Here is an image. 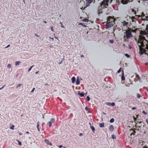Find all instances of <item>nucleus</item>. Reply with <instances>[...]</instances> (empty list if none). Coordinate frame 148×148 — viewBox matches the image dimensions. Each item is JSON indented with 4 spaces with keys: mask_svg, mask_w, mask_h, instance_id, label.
I'll return each mask as SVG.
<instances>
[{
    "mask_svg": "<svg viewBox=\"0 0 148 148\" xmlns=\"http://www.w3.org/2000/svg\"><path fill=\"white\" fill-rule=\"evenodd\" d=\"M138 45L140 48V54L146 53L145 49H148V40H146L145 37L141 35L139 36Z\"/></svg>",
    "mask_w": 148,
    "mask_h": 148,
    "instance_id": "nucleus-1",
    "label": "nucleus"
},
{
    "mask_svg": "<svg viewBox=\"0 0 148 148\" xmlns=\"http://www.w3.org/2000/svg\"><path fill=\"white\" fill-rule=\"evenodd\" d=\"M112 0H103L100 3V5L97 8V13L99 16L103 13L102 9L106 7V5L108 6V4L111 3Z\"/></svg>",
    "mask_w": 148,
    "mask_h": 148,
    "instance_id": "nucleus-2",
    "label": "nucleus"
},
{
    "mask_svg": "<svg viewBox=\"0 0 148 148\" xmlns=\"http://www.w3.org/2000/svg\"><path fill=\"white\" fill-rule=\"evenodd\" d=\"M125 35L124 36V38L127 39H128L132 37V35L131 31V28L128 27L126 30L125 32Z\"/></svg>",
    "mask_w": 148,
    "mask_h": 148,
    "instance_id": "nucleus-3",
    "label": "nucleus"
},
{
    "mask_svg": "<svg viewBox=\"0 0 148 148\" xmlns=\"http://www.w3.org/2000/svg\"><path fill=\"white\" fill-rule=\"evenodd\" d=\"M132 1L131 0H118L116 1V3L118 5L119 4L120 2H121L123 4H125L127 3L128 2Z\"/></svg>",
    "mask_w": 148,
    "mask_h": 148,
    "instance_id": "nucleus-4",
    "label": "nucleus"
},
{
    "mask_svg": "<svg viewBox=\"0 0 148 148\" xmlns=\"http://www.w3.org/2000/svg\"><path fill=\"white\" fill-rule=\"evenodd\" d=\"M93 1V3H95V0H86V7L89 6L90 4Z\"/></svg>",
    "mask_w": 148,
    "mask_h": 148,
    "instance_id": "nucleus-5",
    "label": "nucleus"
},
{
    "mask_svg": "<svg viewBox=\"0 0 148 148\" xmlns=\"http://www.w3.org/2000/svg\"><path fill=\"white\" fill-rule=\"evenodd\" d=\"M146 31H141L140 32V34L141 35H146L148 34V28L146 27Z\"/></svg>",
    "mask_w": 148,
    "mask_h": 148,
    "instance_id": "nucleus-6",
    "label": "nucleus"
},
{
    "mask_svg": "<svg viewBox=\"0 0 148 148\" xmlns=\"http://www.w3.org/2000/svg\"><path fill=\"white\" fill-rule=\"evenodd\" d=\"M114 19L111 17H109L107 19V22L108 23H111L112 22H114Z\"/></svg>",
    "mask_w": 148,
    "mask_h": 148,
    "instance_id": "nucleus-7",
    "label": "nucleus"
},
{
    "mask_svg": "<svg viewBox=\"0 0 148 148\" xmlns=\"http://www.w3.org/2000/svg\"><path fill=\"white\" fill-rule=\"evenodd\" d=\"M45 141L47 144L50 145L51 146L52 145V143H51L50 141H49V140H48L45 139Z\"/></svg>",
    "mask_w": 148,
    "mask_h": 148,
    "instance_id": "nucleus-8",
    "label": "nucleus"
},
{
    "mask_svg": "<svg viewBox=\"0 0 148 148\" xmlns=\"http://www.w3.org/2000/svg\"><path fill=\"white\" fill-rule=\"evenodd\" d=\"M130 131L131 133L130 136H132V135H134L136 133V132L134 129H131L130 130Z\"/></svg>",
    "mask_w": 148,
    "mask_h": 148,
    "instance_id": "nucleus-9",
    "label": "nucleus"
},
{
    "mask_svg": "<svg viewBox=\"0 0 148 148\" xmlns=\"http://www.w3.org/2000/svg\"><path fill=\"white\" fill-rule=\"evenodd\" d=\"M121 78L122 80H124L125 79V77L124 76V71L123 70L122 71V74Z\"/></svg>",
    "mask_w": 148,
    "mask_h": 148,
    "instance_id": "nucleus-10",
    "label": "nucleus"
},
{
    "mask_svg": "<svg viewBox=\"0 0 148 148\" xmlns=\"http://www.w3.org/2000/svg\"><path fill=\"white\" fill-rule=\"evenodd\" d=\"M122 24L123 26H126L128 24V23L126 21H124L122 22Z\"/></svg>",
    "mask_w": 148,
    "mask_h": 148,
    "instance_id": "nucleus-11",
    "label": "nucleus"
},
{
    "mask_svg": "<svg viewBox=\"0 0 148 148\" xmlns=\"http://www.w3.org/2000/svg\"><path fill=\"white\" fill-rule=\"evenodd\" d=\"M114 127L112 125H110L109 127V130L110 131H112L114 130Z\"/></svg>",
    "mask_w": 148,
    "mask_h": 148,
    "instance_id": "nucleus-12",
    "label": "nucleus"
},
{
    "mask_svg": "<svg viewBox=\"0 0 148 148\" xmlns=\"http://www.w3.org/2000/svg\"><path fill=\"white\" fill-rule=\"evenodd\" d=\"M78 94L81 97H83L84 96V94L82 92H80V91H78Z\"/></svg>",
    "mask_w": 148,
    "mask_h": 148,
    "instance_id": "nucleus-13",
    "label": "nucleus"
},
{
    "mask_svg": "<svg viewBox=\"0 0 148 148\" xmlns=\"http://www.w3.org/2000/svg\"><path fill=\"white\" fill-rule=\"evenodd\" d=\"M39 124H40L39 122L38 121L37 122V127L38 130L39 132H40V128L39 127Z\"/></svg>",
    "mask_w": 148,
    "mask_h": 148,
    "instance_id": "nucleus-14",
    "label": "nucleus"
},
{
    "mask_svg": "<svg viewBox=\"0 0 148 148\" xmlns=\"http://www.w3.org/2000/svg\"><path fill=\"white\" fill-rule=\"evenodd\" d=\"M90 127L91 128L92 132H95V129L94 127L93 126H90Z\"/></svg>",
    "mask_w": 148,
    "mask_h": 148,
    "instance_id": "nucleus-15",
    "label": "nucleus"
},
{
    "mask_svg": "<svg viewBox=\"0 0 148 148\" xmlns=\"http://www.w3.org/2000/svg\"><path fill=\"white\" fill-rule=\"evenodd\" d=\"M109 23H107V24L106 25V28H108L109 27H111V26L110 25V24H109Z\"/></svg>",
    "mask_w": 148,
    "mask_h": 148,
    "instance_id": "nucleus-16",
    "label": "nucleus"
},
{
    "mask_svg": "<svg viewBox=\"0 0 148 148\" xmlns=\"http://www.w3.org/2000/svg\"><path fill=\"white\" fill-rule=\"evenodd\" d=\"M99 126L100 127H104V123H100L99 124Z\"/></svg>",
    "mask_w": 148,
    "mask_h": 148,
    "instance_id": "nucleus-17",
    "label": "nucleus"
},
{
    "mask_svg": "<svg viewBox=\"0 0 148 148\" xmlns=\"http://www.w3.org/2000/svg\"><path fill=\"white\" fill-rule=\"evenodd\" d=\"M75 80V78L74 77H73L71 79V80L72 83H74Z\"/></svg>",
    "mask_w": 148,
    "mask_h": 148,
    "instance_id": "nucleus-18",
    "label": "nucleus"
},
{
    "mask_svg": "<svg viewBox=\"0 0 148 148\" xmlns=\"http://www.w3.org/2000/svg\"><path fill=\"white\" fill-rule=\"evenodd\" d=\"M50 121H51V123H54L55 121V119L54 118H52L51 119Z\"/></svg>",
    "mask_w": 148,
    "mask_h": 148,
    "instance_id": "nucleus-19",
    "label": "nucleus"
},
{
    "mask_svg": "<svg viewBox=\"0 0 148 148\" xmlns=\"http://www.w3.org/2000/svg\"><path fill=\"white\" fill-rule=\"evenodd\" d=\"M131 18L133 22L135 21L136 20V18L134 16L132 17Z\"/></svg>",
    "mask_w": 148,
    "mask_h": 148,
    "instance_id": "nucleus-20",
    "label": "nucleus"
},
{
    "mask_svg": "<svg viewBox=\"0 0 148 148\" xmlns=\"http://www.w3.org/2000/svg\"><path fill=\"white\" fill-rule=\"evenodd\" d=\"M20 63V62L19 61H16L15 62V65L16 66L19 65Z\"/></svg>",
    "mask_w": 148,
    "mask_h": 148,
    "instance_id": "nucleus-21",
    "label": "nucleus"
},
{
    "mask_svg": "<svg viewBox=\"0 0 148 148\" xmlns=\"http://www.w3.org/2000/svg\"><path fill=\"white\" fill-rule=\"evenodd\" d=\"M52 123L51 121H49L47 124L48 125L49 127H51L52 125Z\"/></svg>",
    "mask_w": 148,
    "mask_h": 148,
    "instance_id": "nucleus-22",
    "label": "nucleus"
},
{
    "mask_svg": "<svg viewBox=\"0 0 148 148\" xmlns=\"http://www.w3.org/2000/svg\"><path fill=\"white\" fill-rule=\"evenodd\" d=\"M114 119L112 118L110 120V121L111 123H112L114 122Z\"/></svg>",
    "mask_w": 148,
    "mask_h": 148,
    "instance_id": "nucleus-23",
    "label": "nucleus"
},
{
    "mask_svg": "<svg viewBox=\"0 0 148 148\" xmlns=\"http://www.w3.org/2000/svg\"><path fill=\"white\" fill-rule=\"evenodd\" d=\"M22 85V84H18L16 86V88H17L21 86Z\"/></svg>",
    "mask_w": 148,
    "mask_h": 148,
    "instance_id": "nucleus-24",
    "label": "nucleus"
},
{
    "mask_svg": "<svg viewBox=\"0 0 148 148\" xmlns=\"http://www.w3.org/2000/svg\"><path fill=\"white\" fill-rule=\"evenodd\" d=\"M86 100L87 101H89L90 100V99L88 96H87V97Z\"/></svg>",
    "mask_w": 148,
    "mask_h": 148,
    "instance_id": "nucleus-25",
    "label": "nucleus"
},
{
    "mask_svg": "<svg viewBox=\"0 0 148 148\" xmlns=\"http://www.w3.org/2000/svg\"><path fill=\"white\" fill-rule=\"evenodd\" d=\"M136 29H135V30H133L131 28V32L132 33V32L135 33L136 32Z\"/></svg>",
    "mask_w": 148,
    "mask_h": 148,
    "instance_id": "nucleus-26",
    "label": "nucleus"
},
{
    "mask_svg": "<svg viewBox=\"0 0 148 148\" xmlns=\"http://www.w3.org/2000/svg\"><path fill=\"white\" fill-rule=\"evenodd\" d=\"M106 105H107L108 106H111V103H110V102H106Z\"/></svg>",
    "mask_w": 148,
    "mask_h": 148,
    "instance_id": "nucleus-27",
    "label": "nucleus"
},
{
    "mask_svg": "<svg viewBox=\"0 0 148 148\" xmlns=\"http://www.w3.org/2000/svg\"><path fill=\"white\" fill-rule=\"evenodd\" d=\"M132 12L133 13H134V14L135 15H136V12L135 10H134L132 9Z\"/></svg>",
    "mask_w": 148,
    "mask_h": 148,
    "instance_id": "nucleus-28",
    "label": "nucleus"
},
{
    "mask_svg": "<svg viewBox=\"0 0 148 148\" xmlns=\"http://www.w3.org/2000/svg\"><path fill=\"white\" fill-rule=\"evenodd\" d=\"M34 65H33L32 66H31L28 69V72H29L32 69V68L34 66Z\"/></svg>",
    "mask_w": 148,
    "mask_h": 148,
    "instance_id": "nucleus-29",
    "label": "nucleus"
},
{
    "mask_svg": "<svg viewBox=\"0 0 148 148\" xmlns=\"http://www.w3.org/2000/svg\"><path fill=\"white\" fill-rule=\"evenodd\" d=\"M109 42L110 43H113L114 42V40H110Z\"/></svg>",
    "mask_w": 148,
    "mask_h": 148,
    "instance_id": "nucleus-30",
    "label": "nucleus"
},
{
    "mask_svg": "<svg viewBox=\"0 0 148 148\" xmlns=\"http://www.w3.org/2000/svg\"><path fill=\"white\" fill-rule=\"evenodd\" d=\"M80 82L79 80L77 79L76 82V84L77 85H78L79 84Z\"/></svg>",
    "mask_w": 148,
    "mask_h": 148,
    "instance_id": "nucleus-31",
    "label": "nucleus"
},
{
    "mask_svg": "<svg viewBox=\"0 0 148 148\" xmlns=\"http://www.w3.org/2000/svg\"><path fill=\"white\" fill-rule=\"evenodd\" d=\"M18 142V145H22L21 142V141H20L18 140H16Z\"/></svg>",
    "mask_w": 148,
    "mask_h": 148,
    "instance_id": "nucleus-32",
    "label": "nucleus"
},
{
    "mask_svg": "<svg viewBox=\"0 0 148 148\" xmlns=\"http://www.w3.org/2000/svg\"><path fill=\"white\" fill-rule=\"evenodd\" d=\"M14 125H12V126H11V127H10V129L12 130H13L14 129Z\"/></svg>",
    "mask_w": 148,
    "mask_h": 148,
    "instance_id": "nucleus-33",
    "label": "nucleus"
},
{
    "mask_svg": "<svg viewBox=\"0 0 148 148\" xmlns=\"http://www.w3.org/2000/svg\"><path fill=\"white\" fill-rule=\"evenodd\" d=\"M125 56H126L128 58H129L130 57V56L128 54L126 53V54H125Z\"/></svg>",
    "mask_w": 148,
    "mask_h": 148,
    "instance_id": "nucleus-34",
    "label": "nucleus"
},
{
    "mask_svg": "<svg viewBox=\"0 0 148 148\" xmlns=\"http://www.w3.org/2000/svg\"><path fill=\"white\" fill-rule=\"evenodd\" d=\"M115 106V104L114 102L111 103V106Z\"/></svg>",
    "mask_w": 148,
    "mask_h": 148,
    "instance_id": "nucleus-35",
    "label": "nucleus"
},
{
    "mask_svg": "<svg viewBox=\"0 0 148 148\" xmlns=\"http://www.w3.org/2000/svg\"><path fill=\"white\" fill-rule=\"evenodd\" d=\"M121 68H120L119 69L117 73H119L121 71Z\"/></svg>",
    "mask_w": 148,
    "mask_h": 148,
    "instance_id": "nucleus-36",
    "label": "nucleus"
},
{
    "mask_svg": "<svg viewBox=\"0 0 148 148\" xmlns=\"http://www.w3.org/2000/svg\"><path fill=\"white\" fill-rule=\"evenodd\" d=\"M7 67L8 68H10L11 67V65L10 64H8L7 65Z\"/></svg>",
    "mask_w": 148,
    "mask_h": 148,
    "instance_id": "nucleus-37",
    "label": "nucleus"
},
{
    "mask_svg": "<svg viewBox=\"0 0 148 148\" xmlns=\"http://www.w3.org/2000/svg\"><path fill=\"white\" fill-rule=\"evenodd\" d=\"M83 21L84 22H87L88 20L87 19H84L83 20Z\"/></svg>",
    "mask_w": 148,
    "mask_h": 148,
    "instance_id": "nucleus-38",
    "label": "nucleus"
},
{
    "mask_svg": "<svg viewBox=\"0 0 148 148\" xmlns=\"http://www.w3.org/2000/svg\"><path fill=\"white\" fill-rule=\"evenodd\" d=\"M5 86V85H4L2 87H1V88H0V90L2 89H3L4 88V87Z\"/></svg>",
    "mask_w": 148,
    "mask_h": 148,
    "instance_id": "nucleus-39",
    "label": "nucleus"
},
{
    "mask_svg": "<svg viewBox=\"0 0 148 148\" xmlns=\"http://www.w3.org/2000/svg\"><path fill=\"white\" fill-rule=\"evenodd\" d=\"M52 31H53V26H51L50 27Z\"/></svg>",
    "mask_w": 148,
    "mask_h": 148,
    "instance_id": "nucleus-40",
    "label": "nucleus"
},
{
    "mask_svg": "<svg viewBox=\"0 0 148 148\" xmlns=\"http://www.w3.org/2000/svg\"><path fill=\"white\" fill-rule=\"evenodd\" d=\"M136 109V107H132V109L133 110H135Z\"/></svg>",
    "mask_w": 148,
    "mask_h": 148,
    "instance_id": "nucleus-41",
    "label": "nucleus"
},
{
    "mask_svg": "<svg viewBox=\"0 0 148 148\" xmlns=\"http://www.w3.org/2000/svg\"><path fill=\"white\" fill-rule=\"evenodd\" d=\"M85 110H88V108L87 107H86L85 108Z\"/></svg>",
    "mask_w": 148,
    "mask_h": 148,
    "instance_id": "nucleus-42",
    "label": "nucleus"
},
{
    "mask_svg": "<svg viewBox=\"0 0 148 148\" xmlns=\"http://www.w3.org/2000/svg\"><path fill=\"white\" fill-rule=\"evenodd\" d=\"M10 45H8L6 47H5V48H8V47H10Z\"/></svg>",
    "mask_w": 148,
    "mask_h": 148,
    "instance_id": "nucleus-43",
    "label": "nucleus"
},
{
    "mask_svg": "<svg viewBox=\"0 0 148 148\" xmlns=\"http://www.w3.org/2000/svg\"><path fill=\"white\" fill-rule=\"evenodd\" d=\"M35 89V88H33L31 92H33L34 91V90Z\"/></svg>",
    "mask_w": 148,
    "mask_h": 148,
    "instance_id": "nucleus-44",
    "label": "nucleus"
},
{
    "mask_svg": "<svg viewBox=\"0 0 148 148\" xmlns=\"http://www.w3.org/2000/svg\"><path fill=\"white\" fill-rule=\"evenodd\" d=\"M143 113L145 115L147 114L146 112L144 111H143Z\"/></svg>",
    "mask_w": 148,
    "mask_h": 148,
    "instance_id": "nucleus-45",
    "label": "nucleus"
},
{
    "mask_svg": "<svg viewBox=\"0 0 148 148\" xmlns=\"http://www.w3.org/2000/svg\"><path fill=\"white\" fill-rule=\"evenodd\" d=\"M83 134H82V133H80L79 134V136H82Z\"/></svg>",
    "mask_w": 148,
    "mask_h": 148,
    "instance_id": "nucleus-46",
    "label": "nucleus"
},
{
    "mask_svg": "<svg viewBox=\"0 0 148 148\" xmlns=\"http://www.w3.org/2000/svg\"><path fill=\"white\" fill-rule=\"evenodd\" d=\"M140 97V95L139 94H137V97L138 98H139Z\"/></svg>",
    "mask_w": 148,
    "mask_h": 148,
    "instance_id": "nucleus-47",
    "label": "nucleus"
},
{
    "mask_svg": "<svg viewBox=\"0 0 148 148\" xmlns=\"http://www.w3.org/2000/svg\"><path fill=\"white\" fill-rule=\"evenodd\" d=\"M136 76L138 79H139L140 78V77L138 75H136Z\"/></svg>",
    "mask_w": 148,
    "mask_h": 148,
    "instance_id": "nucleus-48",
    "label": "nucleus"
},
{
    "mask_svg": "<svg viewBox=\"0 0 148 148\" xmlns=\"http://www.w3.org/2000/svg\"><path fill=\"white\" fill-rule=\"evenodd\" d=\"M35 36H36V37H39V36L38 35H37V34H35Z\"/></svg>",
    "mask_w": 148,
    "mask_h": 148,
    "instance_id": "nucleus-49",
    "label": "nucleus"
},
{
    "mask_svg": "<svg viewBox=\"0 0 148 148\" xmlns=\"http://www.w3.org/2000/svg\"><path fill=\"white\" fill-rule=\"evenodd\" d=\"M143 148H148L146 146H144L143 147Z\"/></svg>",
    "mask_w": 148,
    "mask_h": 148,
    "instance_id": "nucleus-50",
    "label": "nucleus"
},
{
    "mask_svg": "<svg viewBox=\"0 0 148 148\" xmlns=\"http://www.w3.org/2000/svg\"><path fill=\"white\" fill-rule=\"evenodd\" d=\"M136 16H137L138 17H140V16H139V15H135Z\"/></svg>",
    "mask_w": 148,
    "mask_h": 148,
    "instance_id": "nucleus-51",
    "label": "nucleus"
},
{
    "mask_svg": "<svg viewBox=\"0 0 148 148\" xmlns=\"http://www.w3.org/2000/svg\"><path fill=\"white\" fill-rule=\"evenodd\" d=\"M54 37L55 38H56V39H57L58 40H59V39H58V38L56 37V36H54Z\"/></svg>",
    "mask_w": 148,
    "mask_h": 148,
    "instance_id": "nucleus-52",
    "label": "nucleus"
},
{
    "mask_svg": "<svg viewBox=\"0 0 148 148\" xmlns=\"http://www.w3.org/2000/svg\"><path fill=\"white\" fill-rule=\"evenodd\" d=\"M26 133L27 134H29V132L27 131L26 132Z\"/></svg>",
    "mask_w": 148,
    "mask_h": 148,
    "instance_id": "nucleus-53",
    "label": "nucleus"
},
{
    "mask_svg": "<svg viewBox=\"0 0 148 148\" xmlns=\"http://www.w3.org/2000/svg\"><path fill=\"white\" fill-rule=\"evenodd\" d=\"M38 72H39V71H36V74H38Z\"/></svg>",
    "mask_w": 148,
    "mask_h": 148,
    "instance_id": "nucleus-54",
    "label": "nucleus"
},
{
    "mask_svg": "<svg viewBox=\"0 0 148 148\" xmlns=\"http://www.w3.org/2000/svg\"><path fill=\"white\" fill-rule=\"evenodd\" d=\"M59 147L60 148L62 147V145H60L59 146Z\"/></svg>",
    "mask_w": 148,
    "mask_h": 148,
    "instance_id": "nucleus-55",
    "label": "nucleus"
},
{
    "mask_svg": "<svg viewBox=\"0 0 148 148\" xmlns=\"http://www.w3.org/2000/svg\"><path fill=\"white\" fill-rule=\"evenodd\" d=\"M49 38H50V39H52V40H53V38H51V37H49Z\"/></svg>",
    "mask_w": 148,
    "mask_h": 148,
    "instance_id": "nucleus-56",
    "label": "nucleus"
},
{
    "mask_svg": "<svg viewBox=\"0 0 148 148\" xmlns=\"http://www.w3.org/2000/svg\"><path fill=\"white\" fill-rule=\"evenodd\" d=\"M19 135H22V134L21 133H20L19 134Z\"/></svg>",
    "mask_w": 148,
    "mask_h": 148,
    "instance_id": "nucleus-57",
    "label": "nucleus"
},
{
    "mask_svg": "<svg viewBox=\"0 0 148 148\" xmlns=\"http://www.w3.org/2000/svg\"><path fill=\"white\" fill-rule=\"evenodd\" d=\"M61 27L62 28H64V26L62 25H61Z\"/></svg>",
    "mask_w": 148,
    "mask_h": 148,
    "instance_id": "nucleus-58",
    "label": "nucleus"
},
{
    "mask_svg": "<svg viewBox=\"0 0 148 148\" xmlns=\"http://www.w3.org/2000/svg\"><path fill=\"white\" fill-rule=\"evenodd\" d=\"M43 22L45 23H47V22L45 21H44Z\"/></svg>",
    "mask_w": 148,
    "mask_h": 148,
    "instance_id": "nucleus-59",
    "label": "nucleus"
},
{
    "mask_svg": "<svg viewBox=\"0 0 148 148\" xmlns=\"http://www.w3.org/2000/svg\"><path fill=\"white\" fill-rule=\"evenodd\" d=\"M148 64V63L147 62V63H145V65H147Z\"/></svg>",
    "mask_w": 148,
    "mask_h": 148,
    "instance_id": "nucleus-60",
    "label": "nucleus"
},
{
    "mask_svg": "<svg viewBox=\"0 0 148 148\" xmlns=\"http://www.w3.org/2000/svg\"><path fill=\"white\" fill-rule=\"evenodd\" d=\"M84 57V56L83 55H81V57Z\"/></svg>",
    "mask_w": 148,
    "mask_h": 148,
    "instance_id": "nucleus-61",
    "label": "nucleus"
},
{
    "mask_svg": "<svg viewBox=\"0 0 148 148\" xmlns=\"http://www.w3.org/2000/svg\"><path fill=\"white\" fill-rule=\"evenodd\" d=\"M89 124L90 125V126H91V123H89Z\"/></svg>",
    "mask_w": 148,
    "mask_h": 148,
    "instance_id": "nucleus-62",
    "label": "nucleus"
},
{
    "mask_svg": "<svg viewBox=\"0 0 148 148\" xmlns=\"http://www.w3.org/2000/svg\"><path fill=\"white\" fill-rule=\"evenodd\" d=\"M82 23H80V25H82Z\"/></svg>",
    "mask_w": 148,
    "mask_h": 148,
    "instance_id": "nucleus-63",
    "label": "nucleus"
},
{
    "mask_svg": "<svg viewBox=\"0 0 148 148\" xmlns=\"http://www.w3.org/2000/svg\"><path fill=\"white\" fill-rule=\"evenodd\" d=\"M112 138H113V139H114V137H113V136H112Z\"/></svg>",
    "mask_w": 148,
    "mask_h": 148,
    "instance_id": "nucleus-64",
    "label": "nucleus"
}]
</instances>
